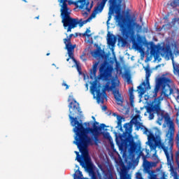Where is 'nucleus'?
I'll use <instances>...</instances> for the list:
<instances>
[{
    "instance_id": "obj_58",
    "label": "nucleus",
    "mask_w": 179,
    "mask_h": 179,
    "mask_svg": "<svg viewBox=\"0 0 179 179\" xmlns=\"http://www.w3.org/2000/svg\"><path fill=\"white\" fill-rule=\"evenodd\" d=\"M171 159L173 160V156L171 157Z\"/></svg>"
},
{
    "instance_id": "obj_9",
    "label": "nucleus",
    "mask_w": 179,
    "mask_h": 179,
    "mask_svg": "<svg viewBox=\"0 0 179 179\" xmlns=\"http://www.w3.org/2000/svg\"><path fill=\"white\" fill-rule=\"evenodd\" d=\"M158 85L162 87V93L165 97H169L173 93V89L170 86L171 79L166 77H162L158 79Z\"/></svg>"
},
{
    "instance_id": "obj_4",
    "label": "nucleus",
    "mask_w": 179,
    "mask_h": 179,
    "mask_svg": "<svg viewBox=\"0 0 179 179\" xmlns=\"http://www.w3.org/2000/svg\"><path fill=\"white\" fill-rule=\"evenodd\" d=\"M142 29V26L136 22L134 20H129V24L125 27L123 32H122V36L118 37V42L122 43V47L127 45V41H131L133 47L134 48H140V44L143 43L141 35H135V30L139 31Z\"/></svg>"
},
{
    "instance_id": "obj_52",
    "label": "nucleus",
    "mask_w": 179,
    "mask_h": 179,
    "mask_svg": "<svg viewBox=\"0 0 179 179\" xmlns=\"http://www.w3.org/2000/svg\"><path fill=\"white\" fill-rule=\"evenodd\" d=\"M39 18H40L39 15L35 17V19H39Z\"/></svg>"
},
{
    "instance_id": "obj_32",
    "label": "nucleus",
    "mask_w": 179,
    "mask_h": 179,
    "mask_svg": "<svg viewBox=\"0 0 179 179\" xmlns=\"http://www.w3.org/2000/svg\"><path fill=\"white\" fill-rule=\"evenodd\" d=\"M87 33H90V29H87L84 34H83V36L84 37H90L92 34H87Z\"/></svg>"
},
{
    "instance_id": "obj_11",
    "label": "nucleus",
    "mask_w": 179,
    "mask_h": 179,
    "mask_svg": "<svg viewBox=\"0 0 179 179\" xmlns=\"http://www.w3.org/2000/svg\"><path fill=\"white\" fill-rule=\"evenodd\" d=\"M143 171L144 174H148L149 176H152L153 174L154 171L152 169L153 167H156L155 162H149L146 159V156L143 155Z\"/></svg>"
},
{
    "instance_id": "obj_37",
    "label": "nucleus",
    "mask_w": 179,
    "mask_h": 179,
    "mask_svg": "<svg viewBox=\"0 0 179 179\" xmlns=\"http://www.w3.org/2000/svg\"><path fill=\"white\" fill-rule=\"evenodd\" d=\"M136 179H143V178L142 177V173L141 172L136 173Z\"/></svg>"
},
{
    "instance_id": "obj_22",
    "label": "nucleus",
    "mask_w": 179,
    "mask_h": 179,
    "mask_svg": "<svg viewBox=\"0 0 179 179\" xmlns=\"http://www.w3.org/2000/svg\"><path fill=\"white\" fill-rule=\"evenodd\" d=\"M99 64H100V62H95L93 63L92 68L90 70V75L92 76H96V73H97V66H99Z\"/></svg>"
},
{
    "instance_id": "obj_16",
    "label": "nucleus",
    "mask_w": 179,
    "mask_h": 179,
    "mask_svg": "<svg viewBox=\"0 0 179 179\" xmlns=\"http://www.w3.org/2000/svg\"><path fill=\"white\" fill-rule=\"evenodd\" d=\"M116 40H117V38L115 37V36H114V34L108 32V38H107L108 45H109V47H114V45H115Z\"/></svg>"
},
{
    "instance_id": "obj_15",
    "label": "nucleus",
    "mask_w": 179,
    "mask_h": 179,
    "mask_svg": "<svg viewBox=\"0 0 179 179\" xmlns=\"http://www.w3.org/2000/svg\"><path fill=\"white\" fill-rule=\"evenodd\" d=\"M58 2H59V3H62V5L60 6L61 13L72 12V10H71V8H68V4L66 3V2H68V0H59Z\"/></svg>"
},
{
    "instance_id": "obj_40",
    "label": "nucleus",
    "mask_w": 179,
    "mask_h": 179,
    "mask_svg": "<svg viewBox=\"0 0 179 179\" xmlns=\"http://www.w3.org/2000/svg\"><path fill=\"white\" fill-rule=\"evenodd\" d=\"M79 1H73V5H75V6H76V8H79Z\"/></svg>"
},
{
    "instance_id": "obj_54",
    "label": "nucleus",
    "mask_w": 179,
    "mask_h": 179,
    "mask_svg": "<svg viewBox=\"0 0 179 179\" xmlns=\"http://www.w3.org/2000/svg\"><path fill=\"white\" fill-rule=\"evenodd\" d=\"M165 19H166V20H167V22H169V18L166 17V18H165Z\"/></svg>"
},
{
    "instance_id": "obj_25",
    "label": "nucleus",
    "mask_w": 179,
    "mask_h": 179,
    "mask_svg": "<svg viewBox=\"0 0 179 179\" xmlns=\"http://www.w3.org/2000/svg\"><path fill=\"white\" fill-rule=\"evenodd\" d=\"M72 37H73V34H71L69 36V38L64 39V43L66 46H73V45H72V42H71V38H72Z\"/></svg>"
},
{
    "instance_id": "obj_14",
    "label": "nucleus",
    "mask_w": 179,
    "mask_h": 179,
    "mask_svg": "<svg viewBox=\"0 0 179 179\" xmlns=\"http://www.w3.org/2000/svg\"><path fill=\"white\" fill-rule=\"evenodd\" d=\"M85 162H86V165L83 166V168L85 169L86 171L89 173V174L92 175V179H97V178L96 177V173H94V170H93L92 161L89 162V159L86 158Z\"/></svg>"
},
{
    "instance_id": "obj_26",
    "label": "nucleus",
    "mask_w": 179,
    "mask_h": 179,
    "mask_svg": "<svg viewBox=\"0 0 179 179\" xmlns=\"http://www.w3.org/2000/svg\"><path fill=\"white\" fill-rule=\"evenodd\" d=\"M76 20L77 22V26L79 25V27H83V24H86L87 22H89V20H86L83 21L82 19L79 20V19L76 18Z\"/></svg>"
},
{
    "instance_id": "obj_17",
    "label": "nucleus",
    "mask_w": 179,
    "mask_h": 179,
    "mask_svg": "<svg viewBox=\"0 0 179 179\" xmlns=\"http://www.w3.org/2000/svg\"><path fill=\"white\" fill-rule=\"evenodd\" d=\"M103 53V52L101 50V48L99 46L96 50H94L92 52V57H94V58H103V57L104 56Z\"/></svg>"
},
{
    "instance_id": "obj_20",
    "label": "nucleus",
    "mask_w": 179,
    "mask_h": 179,
    "mask_svg": "<svg viewBox=\"0 0 179 179\" xmlns=\"http://www.w3.org/2000/svg\"><path fill=\"white\" fill-rule=\"evenodd\" d=\"M122 120H124V117L120 115H117V124L116 128H119L120 132H125L124 131V129H122Z\"/></svg>"
},
{
    "instance_id": "obj_62",
    "label": "nucleus",
    "mask_w": 179,
    "mask_h": 179,
    "mask_svg": "<svg viewBox=\"0 0 179 179\" xmlns=\"http://www.w3.org/2000/svg\"><path fill=\"white\" fill-rule=\"evenodd\" d=\"M178 13H179V10H178Z\"/></svg>"
},
{
    "instance_id": "obj_53",
    "label": "nucleus",
    "mask_w": 179,
    "mask_h": 179,
    "mask_svg": "<svg viewBox=\"0 0 179 179\" xmlns=\"http://www.w3.org/2000/svg\"><path fill=\"white\" fill-rule=\"evenodd\" d=\"M159 66H160V65H157V66H156V69H157V68H159Z\"/></svg>"
},
{
    "instance_id": "obj_57",
    "label": "nucleus",
    "mask_w": 179,
    "mask_h": 179,
    "mask_svg": "<svg viewBox=\"0 0 179 179\" xmlns=\"http://www.w3.org/2000/svg\"><path fill=\"white\" fill-rule=\"evenodd\" d=\"M69 59H70V58H68V59H66V61L68 62V61H69Z\"/></svg>"
},
{
    "instance_id": "obj_43",
    "label": "nucleus",
    "mask_w": 179,
    "mask_h": 179,
    "mask_svg": "<svg viewBox=\"0 0 179 179\" xmlns=\"http://www.w3.org/2000/svg\"><path fill=\"white\" fill-rule=\"evenodd\" d=\"M102 110H103V111H107V106H102Z\"/></svg>"
},
{
    "instance_id": "obj_8",
    "label": "nucleus",
    "mask_w": 179,
    "mask_h": 179,
    "mask_svg": "<svg viewBox=\"0 0 179 179\" xmlns=\"http://www.w3.org/2000/svg\"><path fill=\"white\" fill-rule=\"evenodd\" d=\"M71 12L62 13V23H63V27L65 30H67V33L72 31V29H76L78 27V22L76 18H73L71 17Z\"/></svg>"
},
{
    "instance_id": "obj_2",
    "label": "nucleus",
    "mask_w": 179,
    "mask_h": 179,
    "mask_svg": "<svg viewBox=\"0 0 179 179\" xmlns=\"http://www.w3.org/2000/svg\"><path fill=\"white\" fill-rule=\"evenodd\" d=\"M162 102L160 99L155 98L150 106L147 107V113L149 114V120L155 118V114L161 115V120L164 118L167 125H169L168 132L166 133V139L169 141V150H173V145H174V132H176V127H174V122L171 120L170 115L168 113L164 114L160 104Z\"/></svg>"
},
{
    "instance_id": "obj_10",
    "label": "nucleus",
    "mask_w": 179,
    "mask_h": 179,
    "mask_svg": "<svg viewBox=\"0 0 179 179\" xmlns=\"http://www.w3.org/2000/svg\"><path fill=\"white\" fill-rule=\"evenodd\" d=\"M111 72H113V66L108 63H103L99 68V76L101 79L107 80L110 76H111Z\"/></svg>"
},
{
    "instance_id": "obj_50",
    "label": "nucleus",
    "mask_w": 179,
    "mask_h": 179,
    "mask_svg": "<svg viewBox=\"0 0 179 179\" xmlns=\"http://www.w3.org/2000/svg\"><path fill=\"white\" fill-rule=\"evenodd\" d=\"M106 179H113V176L110 175L108 178H106Z\"/></svg>"
},
{
    "instance_id": "obj_38",
    "label": "nucleus",
    "mask_w": 179,
    "mask_h": 179,
    "mask_svg": "<svg viewBox=\"0 0 179 179\" xmlns=\"http://www.w3.org/2000/svg\"><path fill=\"white\" fill-rule=\"evenodd\" d=\"M150 133H152V131H149V129L148 128L145 127L144 129V134H145V135H147V136H148V135H149V134H150Z\"/></svg>"
},
{
    "instance_id": "obj_41",
    "label": "nucleus",
    "mask_w": 179,
    "mask_h": 179,
    "mask_svg": "<svg viewBox=\"0 0 179 179\" xmlns=\"http://www.w3.org/2000/svg\"><path fill=\"white\" fill-rule=\"evenodd\" d=\"M157 92H158V90H157V87H156L155 89V94L153 95V97H157Z\"/></svg>"
},
{
    "instance_id": "obj_24",
    "label": "nucleus",
    "mask_w": 179,
    "mask_h": 179,
    "mask_svg": "<svg viewBox=\"0 0 179 179\" xmlns=\"http://www.w3.org/2000/svg\"><path fill=\"white\" fill-rule=\"evenodd\" d=\"M170 54V48L169 47H163L161 49V55L162 57H167V55Z\"/></svg>"
},
{
    "instance_id": "obj_61",
    "label": "nucleus",
    "mask_w": 179,
    "mask_h": 179,
    "mask_svg": "<svg viewBox=\"0 0 179 179\" xmlns=\"http://www.w3.org/2000/svg\"><path fill=\"white\" fill-rule=\"evenodd\" d=\"M178 99L179 100V96H178Z\"/></svg>"
},
{
    "instance_id": "obj_45",
    "label": "nucleus",
    "mask_w": 179,
    "mask_h": 179,
    "mask_svg": "<svg viewBox=\"0 0 179 179\" xmlns=\"http://www.w3.org/2000/svg\"><path fill=\"white\" fill-rule=\"evenodd\" d=\"M62 85L65 86L66 90L69 89V86L66 83H63Z\"/></svg>"
},
{
    "instance_id": "obj_23",
    "label": "nucleus",
    "mask_w": 179,
    "mask_h": 179,
    "mask_svg": "<svg viewBox=\"0 0 179 179\" xmlns=\"http://www.w3.org/2000/svg\"><path fill=\"white\" fill-rule=\"evenodd\" d=\"M129 102H130L131 107H134V100L135 99L134 96V87H131L129 90Z\"/></svg>"
},
{
    "instance_id": "obj_33",
    "label": "nucleus",
    "mask_w": 179,
    "mask_h": 179,
    "mask_svg": "<svg viewBox=\"0 0 179 179\" xmlns=\"http://www.w3.org/2000/svg\"><path fill=\"white\" fill-rule=\"evenodd\" d=\"M125 76H126V79H127V83H131V74H129V73H127L126 74H125Z\"/></svg>"
},
{
    "instance_id": "obj_47",
    "label": "nucleus",
    "mask_w": 179,
    "mask_h": 179,
    "mask_svg": "<svg viewBox=\"0 0 179 179\" xmlns=\"http://www.w3.org/2000/svg\"><path fill=\"white\" fill-rule=\"evenodd\" d=\"M77 69L80 73L82 72V69L79 66H77Z\"/></svg>"
},
{
    "instance_id": "obj_6",
    "label": "nucleus",
    "mask_w": 179,
    "mask_h": 179,
    "mask_svg": "<svg viewBox=\"0 0 179 179\" xmlns=\"http://www.w3.org/2000/svg\"><path fill=\"white\" fill-rule=\"evenodd\" d=\"M134 125L136 127V131H139L143 124L138 121V117L135 116L129 122L125 123L123 126L124 132L122 134H119L120 141V148H128L132 142V128Z\"/></svg>"
},
{
    "instance_id": "obj_44",
    "label": "nucleus",
    "mask_w": 179,
    "mask_h": 179,
    "mask_svg": "<svg viewBox=\"0 0 179 179\" xmlns=\"http://www.w3.org/2000/svg\"><path fill=\"white\" fill-rule=\"evenodd\" d=\"M156 52V50L153 49V48H151L150 54H155Z\"/></svg>"
},
{
    "instance_id": "obj_29",
    "label": "nucleus",
    "mask_w": 179,
    "mask_h": 179,
    "mask_svg": "<svg viewBox=\"0 0 179 179\" xmlns=\"http://www.w3.org/2000/svg\"><path fill=\"white\" fill-rule=\"evenodd\" d=\"M120 179H131L127 173H122L120 174Z\"/></svg>"
},
{
    "instance_id": "obj_60",
    "label": "nucleus",
    "mask_w": 179,
    "mask_h": 179,
    "mask_svg": "<svg viewBox=\"0 0 179 179\" xmlns=\"http://www.w3.org/2000/svg\"><path fill=\"white\" fill-rule=\"evenodd\" d=\"M85 15H87V13L85 12Z\"/></svg>"
},
{
    "instance_id": "obj_13",
    "label": "nucleus",
    "mask_w": 179,
    "mask_h": 179,
    "mask_svg": "<svg viewBox=\"0 0 179 179\" xmlns=\"http://www.w3.org/2000/svg\"><path fill=\"white\" fill-rule=\"evenodd\" d=\"M107 1L108 0H101V1L97 3L96 6L94 7V11L87 19L88 22L89 20H92L94 17H96L97 13H101V12H103V9H104Z\"/></svg>"
},
{
    "instance_id": "obj_30",
    "label": "nucleus",
    "mask_w": 179,
    "mask_h": 179,
    "mask_svg": "<svg viewBox=\"0 0 179 179\" xmlns=\"http://www.w3.org/2000/svg\"><path fill=\"white\" fill-rule=\"evenodd\" d=\"M78 3H81L80 6V9H83L85 4L86 3V0H78Z\"/></svg>"
},
{
    "instance_id": "obj_36",
    "label": "nucleus",
    "mask_w": 179,
    "mask_h": 179,
    "mask_svg": "<svg viewBox=\"0 0 179 179\" xmlns=\"http://www.w3.org/2000/svg\"><path fill=\"white\" fill-rule=\"evenodd\" d=\"M176 124L179 127V108H178V112L176 113Z\"/></svg>"
},
{
    "instance_id": "obj_39",
    "label": "nucleus",
    "mask_w": 179,
    "mask_h": 179,
    "mask_svg": "<svg viewBox=\"0 0 179 179\" xmlns=\"http://www.w3.org/2000/svg\"><path fill=\"white\" fill-rule=\"evenodd\" d=\"M80 59H83V61H86V53H83V55L80 56Z\"/></svg>"
},
{
    "instance_id": "obj_7",
    "label": "nucleus",
    "mask_w": 179,
    "mask_h": 179,
    "mask_svg": "<svg viewBox=\"0 0 179 179\" xmlns=\"http://www.w3.org/2000/svg\"><path fill=\"white\" fill-rule=\"evenodd\" d=\"M73 143L76 145L79 152H80L82 155V156H80V155H79V152L76 151V160L80 163V166L84 167L86 166V159H89V163L90 162H92V158H90V155H89V150H87L89 146L83 145V143L80 141V136L78 135V134H76Z\"/></svg>"
},
{
    "instance_id": "obj_42",
    "label": "nucleus",
    "mask_w": 179,
    "mask_h": 179,
    "mask_svg": "<svg viewBox=\"0 0 179 179\" xmlns=\"http://www.w3.org/2000/svg\"><path fill=\"white\" fill-rule=\"evenodd\" d=\"M107 126H106L105 124H101V126L99 127L101 131V129H104V128H106Z\"/></svg>"
},
{
    "instance_id": "obj_56",
    "label": "nucleus",
    "mask_w": 179,
    "mask_h": 179,
    "mask_svg": "<svg viewBox=\"0 0 179 179\" xmlns=\"http://www.w3.org/2000/svg\"><path fill=\"white\" fill-rule=\"evenodd\" d=\"M46 55L48 57V55H50V53H47Z\"/></svg>"
},
{
    "instance_id": "obj_12",
    "label": "nucleus",
    "mask_w": 179,
    "mask_h": 179,
    "mask_svg": "<svg viewBox=\"0 0 179 179\" xmlns=\"http://www.w3.org/2000/svg\"><path fill=\"white\" fill-rule=\"evenodd\" d=\"M145 71L146 73L145 74L146 82L145 81L143 82L142 84L138 87V90H140L138 92L140 96H143V94H145V92H146L145 90V88H143V87L142 86H144L145 87L148 86L147 89H150V83H149V78H150V69H149V66L145 67Z\"/></svg>"
},
{
    "instance_id": "obj_5",
    "label": "nucleus",
    "mask_w": 179,
    "mask_h": 179,
    "mask_svg": "<svg viewBox=\"0 0 179 179\" xmlns=\"http://www.w3.org/2000/svg\"><path fill=\"white\" fill-rule=\"evenodd\" d=\"M124 0H108L109 11L108 22L111 20V15L115 13L116 22H117V26H119L122 33L129 24V20H132V19L128 18L127 15H122L121 13V6H122V2H124Z\"/></svg>"
},
{
    "instance_id": "obj_31",
    "label": "nucleus",
    "mask_w": 179,
    "mask_h": 179,
    "mask_svg": "<svg viewBox=\"0 0 179 179\" xmlns=\"http://www.w3.org/2000/svg\"><path fill=\"white\" fill-rule=\"evenodd\" d=\"M89 5H90V3L87 2L86 3V8H85V9H86V10H87V12H90V10H92V8H93V2H92L90 8L87 7V6H89Z\"/></svg>"
},
{
    "instance_id": "obj_27",
    "label": "nucleus",
    "mask_w": 179,
    "mask_h": 179,
    "mask_svg": "<svg viewBox=\"0 0 179 179\" xmlns=\"http://www.w3.org/2000/svg\"><path fill=\"white\" fill-rule=\"evenodd\" d=\"M171 176L174 178V179H179L178 173L173 166L171 167Z\"/></svg>"
},
{
    "instance_id": "obj_34",
    "label": "nucleus",
    "mask_w": 179,
    "mask_h": 179,
    "mask_svg": "<svg viewBox=\"0 0 179 179\" xmlns=\"http://www.w3.org/2000/svg\"><path fill=\"white\" fill-rule=\"evenodd\" d=\"M177 22H179V18L174 17L171 21V24H173V26H176V23H177Z\"/></svg>"
},
{
    "instance_id": "obj_28",
    "label": "nucleus",
    "mask_w": 179,
    "mask_h": 179,
    "mask_svg": "<svg viewBox=\"0 0 179 179\" xmlns=\"http://www.w3.org/2000/svg\"><path fill=\"white\" fill-rule=\"evenodd\" d=\"M170 6H171V8H177V6H179V0H173L171 3H170Z\"/></svg>"
},
{
    "instance_id": "obj_59",
    "label": "nucleus",
    "mask_w": 179,
    "mask_h": 179,
    "mask_svg": "<svg viewBox=\"0 0 179 179\" xmlns=\"http://www.w3.org/2000/svg\"><path fill=\"white\" fill-rule=\"evenodd\" d=\"M24 2H27V1H26V0H24Z\"/></svg>"
},
{
    "instance_id": "obj_35",
    "label": "nucleus",
    "mask_w": 179,
    "mask_h": 179,
    "mask_svg": "<svg viewBox=\"0 0 179 179\" xmlns=\"http://www.w3.org/2000/svg\"><path fill=\"white\" fill-rule=\"evenodd\" d=\"M103 136L105 139H110V133L108 132H105V133H103Z\"/></svg>"
},
{
    "instance_id": "obj_21",
    "label": "nucleus",
    "mask_w": 179,
    "mask_h": 179,
    "mask_svg": "<svg viewBox=\"0 0 179 179\" xmlns=\"http://www.w3.org/2000/svg\"><path fill=\"white\" fill-rule=\"evenodd\" d=\"M159 145H160L162 149L164 150V154L166 156L168 163H169V162H171L170 161V154L169 153V147H166V145H164V143H161V142H159Z\"/></svg>"
},
{
    "instance_id": "obj_3",
    "label": "nucleus",
    "mask_w": 179,
    "mask_h": 179,
    "mask_svg": "<svg viewBox=\"0 0 179 179\" xmlns=\"http://www.w3.org/2000/svg\"><path fill=\"white\" fill-rule=\"evenodd\" d=\"M110 81H108L106 85L101 90V85L97 84V81H94L92 87H91L92 94L96 93L97 103L101 102L102 104H104V99H107V93H106V91L112 90L117 106H122L124 103V97H122V94L120 93V90L118 88H115L117 87V83L112 80L111 86H110Z\"/></svg>"
},
{
    "instance_id": "obj_51",
    "label": "nucleus",
    "mask_w": 179,
    "mask_h": 179,
    "mask_svg": "<svg viewBox=\"0 0 179 179\" xmlns=\"http://www.w3.org/2000/svg\"><path fill=\"white\" fill-rule=\"evenodd\" d=\"M92 118L94 120V121H96V117H94V116H92Z\"/></svg>"
},
{
    "instance_id": "obj_46",
    "label": "nucleus",
    "mask_w": 179,
    "mask_h": 179,
    "mask_svg": "<svg viewBox=\"0 0 179 179\" xmlns=\"http://www.w3.org/2000/svg\"><path fill=\"white\" fill-rule=\"evenodd\" d=\"M73 2H74V1H72L71 0H69V1H68V4H69V5H73Z\"/></svg>"
},
{
    "instance_id": "obj_19",
    "label": "nucleus",
    "mask_w": 179,
    "mask_h": 179,
    "mask_svg": "<svg viewBox=\"0 0 179 179\" xmlns=\"http://www.w3.org/2000/svg\"><path fill=\"white\" fill-rule=\"evenodd\" d=\"M148 143L150 148H155V144L153 142L156 141V137L155 136V134L153 133H150L148 135Z\"/></svg>"
},
{
    "instance_id": "obj_55",
    "label": "nucleus",
    "mask_w": 179,
    "mask_h": 179,
    "mask_svg": "<svg viewBox=\"0 0 179 179\" xmlns=\"http://www.w3.org/2000/svg\"><path fill=\"white\" fill-rule=\"evenodd\" d=\"M176 52H177V54H179V50H177Z\"/></svg>"
},
{
    "instance_id": "obj_1",
    "label": "nucleus",
    "mask_w": 179,
    "mask_h": 179,
    "mask_svg": "<svg viewBox=\"0 0 179 179\" xmlns=\"http://www.w3.org/2000/svg\"><path fill=\"white\" fill-rule=\"evenodd\" d=\"M71 100H73V101L69 105L70 113L69 117L71 120L72 126L74 127L73 132L80 136V139L83 145L93 146V145H95V146H99V143H101L100 139L99 138L101 129L100 127L96 125L99 124V122H94L93 128L83 127V124L78 121V117H72V115H75L76 113L80 115L82 114L79 103L76 101V99H73V96H69L68 101H71ZM71 108L74 110L75 113H73L72 111H71Z\"/></svg>"
},
{
    "instance_id": "obj_18",
    "label": "nucleus",
    "mask_w": 179,
    "mask_h": 179,
    "mask_svg": "<svg viewBox=\"0 0 179 179\" xmlns=\"http://www.w3.org/2000/svg\"><path fill=\"white\" fill-rule=\"evenodd\" d=\"M76 48V45H73V46H66L69 58H71L73 61H76L75 57H73V52L75 51Z\"/></svg>"
},
{
    "instance_id": "obj_49",
    "label": "nucleus",
    "mask_w": 179,
    "mask_h": 179,
    "mask_svg": "<svg viewBox=\"0 0 179 179\" xmlns=\"http://www.w3.org/2000/svg\"><path fill=\"white\" fill-rule=\"evenodd\" d=\"M84 125L85 126V127H87V125H88V127L90 125V122H85L84 123Z\"/></svg>"
},
{
    "instance_id": "obj_48",
    "label": "nucleus",
    "mask_w": 179,
    "mask_h": 179,
    "mask_svg": "<svg viewBox=\"0 0 179 179\" xmlns=\"http://www.w3.org/2000/svg\"><path fill=\"white\" fill-rule=\"evenodd\" d=\"M166 26H171V23L168 22L167 24L163 25L162 27L164 28V27H166Z\"/></svg>"
}]
</instances>
